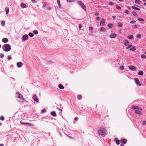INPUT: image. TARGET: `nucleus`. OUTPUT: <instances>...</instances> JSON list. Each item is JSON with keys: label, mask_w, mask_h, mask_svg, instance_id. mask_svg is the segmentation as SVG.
Wrapping results in <instances>:
<instances>
[{"label": "nucleus", "mask_w": 146, "mask_h": 146, "mask_svg": "<svg viewBox=\"0 0 146 146\" xmlns=\"http://www.w3.org/2000/svg\"><path fill=\"white\" fill-rule=\"evenodd\" d=\"M131 109L133 110H142V109L141 108H139L137 106H132Z\"/></svg>", "instance_id": "nucleus-4"}, {"label": "nucleus", "mask_w": 146, "mask_h": 146, "mask_svg": "<svg viewBox=\"0 0 146 146\" xmlns=\"http://www.w3.org/2000/svg\"><path fill=\"white\" fill-rule=\"evenodd\" d=\"M57 3L58 4V5H60V0H57Z\"/></svg>", "instance_id": "nucleus-54"}, {"label": "nucleus", "mask_w": 146, "mask_h": 146, "mask_svg": "<svg viewBox=\"0 0 146 146\" xmlns=\"http://www.w3.org/2000/svg\"><path fill=\"white\" fill-rule=\"evenodd\" d=\"M28 35H23L22 36V40L25 41L28 39Z\"/></svg>", "instance_id": "nucleus-6"}, {"label": "nucleus", "mask_w": 146, "mask_h": 146, "mask_svg": "<svg viewBox=\"0 0 146 146\" xmlns=\"http://www.w3.org/2000/svg\"><path fill=\"white\" fill-rule=\"evenodd\" d=\"M108 3L109 4L111 5H114L113 3L111 1L109 2Z\"/></svg>", "instance_id": "nucleus-43"}, {"label": "nucleus", "mask_w": 146, "mask_h": 146, "mask_svg": "<svg viewBox=\"0 0 146 146\" xmlns=\"http://www.w3.org/2000/svg\"><path fill=\"white\" fill-rule=\"evenodd\" d=\"M5 22L4 21H2L1 23V25L2 26L5 25Z\"/></svg>", "instance_id": "nucleus-45"}, {"label": "nucleus", "mask_w": 146, "mask_h": 146, "mask_svg": "<svg viewBox=\"0 0 146 146\" xmlns=\"http://www.w3.org/2000/svg\"><path fill=\"white\" fill-rule=\"evenodd\" d=\"M106 129L104 128H100L98 131V134L104 137L106 135Z\"/></svg>", "instance_id": "nucleus-1"}, {"label": "nucleus", "mask_w": 146, "mask_h": 146, "mask_svg": "<svg viewBox=\"0 0 146 146\" xmlns=\"http://www.w3.org/2000/svg\"><path fill=\"white\" fill-rule=\"evenodd\" d=\"M106 30V29L104 27H102L100 29V31H104Z\"/></svg>", "instance_id": "nucleus-31"}, {"label": "nucleus", "mask_w": 146, "mask_h": 146, "mask_svg": "<svg viewBox=\"0 0 146 146\" xmlns=\"http://www.w3.org/2000/svg\"><path fill=\"white\" fill-rule=\"evenodd\" d=\"M20 123L21 124H26V123H23V122H22L21 121L20 122Z\"/></svg>", "instance_id": "nucleus-59"}, {"label": "nucleus", "mask_w": 146, "mask_h": 146, "mask_svg": "<svg viewBox=\"0 0 146 146\" xmlns=\"http://www.w3.org/2000/svg\"><path fill=\"white\" fill-rule=\"evenodd\" d=\"M59 88L61 89H63L64 88V86L61 84H59L58 85Z\"/></svg>", "instance_id": "nucleus-15"}, {"label": "nucleus", "mask_w": 146, "mask_h": 146, "mask_svg": "<svg viewBox=\"0 0 146 146\" xmlns=\"http://www.w3.org/2000/svg\"><path fill=\"white\" fill-rule=\"evenodd\" d=\"M81 7L83 9L84 11H86V8L85 6V5H84V4H83L82 6H81Z\"/></svg>", "instance_id": "nucleus-25"}, {"label": "nucleus", "mask_w": 146, "mask_h": 146, "mask_svg": "<svg viewBox=\"0 0 146 146\" xmlns=\"http://www.w3.org/2000/svg\"><path fill=\"white\" fill-rule=\"evenodd\" d=\"M134 28H135V29H136V28H137V25H134Z\"/></svg>", "instance_id": "nucleus-60"}, {"label": "nucleus", "mask_w": 146, "mask_h": 146, "mask_svg": "<svg viewBox=\"0 0 146 146\" xmlns=\"http://www.w3.org/2000/svg\"><path fill=\"white\" fill-rule=\"evenodd\" d=\"M78 119V117H76L74 119L75 121H77Z\"/></svg>", "instance_id": "nucleus-53"}, {"label": "nucleus", "mask_w": 146, "mask_h": 146, "mask_svg": "<svg viewBox=\"0 0 146 146\" xmlns=\"http://www.w3.org/2000/svg\"><path fill=\"white\" fill-rule=\"evenodd\" d=\"M3 49L5 52H8L11 50L10 45L8 44H5L3 46Z\"/></svg>", "instance_id": "nucleus-2"}, {"label": "nucleus", "mask_w": 146, "mask_h": 146, "mask_svg": "<svg viewBox=\"0 0 146 146\" xmlns=\"http://www.w3.org/2000/svg\"><path fill=\"white\" fill-rule=\"evenodd\" d=\"M133 36L132 35H130L128 36V38L131 39H132L133 38Z\"/></svg>", "instance_id": "nucleus-36"}, {"label": "nucleus", "mask_w": 146, "mask_h": 146, "mask_svg": "<svg viewBox=\"0 0 146 146\" xmlns=\"http://www.w3.org/2000/svg\"><path fill=\"white\" fill-rule=\"evenodd\" d=\"M128 68L132 71H135L136 70V68L133 65L129 66Z\"/></svg>", "instance_id": "nucleus-7"}, {"label": "nucleus", "mask_w": 146, "mask_h": 146, "mask_svg": "<svg viewBox=\"0 0 146 146\" xmlns=\"http://www.w3.org/2000/svg\"><path fill=\"white\" fill-rule=\"evenodd\" d=\"M79 27L80 29L82 28V26L80 24H79Z\"/></svg>", "instance_id": "nucleus-57"}, {"label": "nucleus", "mask_w": 146, "mask_h": 146, "mask_svg": "<svg viewBox=\"0 0 146 146\" xmlns=\"http://www.w3.org/2000/svg\"><path fill=\"white\" fill-rule=\"evenodd\" d=\"M26 125H29L30 126H34V125L31 123H26Z\"/></svg>", "instance_id": "nucleus-37"}, {"label": "nucleus", "mask_w": 146, "mask_h": 146, "mask_svg": "<svg viewBox=\"0 0 146 146\" xmlns=\"http://www.w3.org/2000/svg\"><path fill=\"white\" fill-rule=\"evenodd\" d=\"M120 142L121 143L125 144L127 142V140L125 139H123L120 140Z\"/></svg>", "instance_id": "nucleus-9"}, {"label": "nucleus", "mask_w": 146, "mask_h": 146, "mask_svg": "<svg viewBox=\"0 0 146 146\" xmlns=\"http://www.w3.org/2000/svg\"><path fill=\"white\" fill-rule=\"evenodd\" d=\"M135 82L136 83L137 85L138 86H140L141 85L140 84L139 80L138 78H135L134 79Z\"/></svg>", "instance_id": "nucleus-5"}, {"label": "nucleus", "mask_w": 146, "mask_h": 146, "mask_svg": "<svg viewBox=\"0 0 146 146\" xmlns=\"http://www.w3.org/2000/svg\"><path fill=\"white\" fill-rule=\"evenodd\" d=\"M0 146H4V145L3 144H0Z\"/></svg>", "instance_id": "nucleus-62"}, {"label": "nucleus", "mask_w": 146, "mask_h": 146, "mask_svg": "<svg viewBox=\"0 0 146 146\" xmlns=\"http://www.w3.org/2000/svg\"><path fill=\"white\" fill-rule=\"evenodd\" d=\"M127 8L129 9H131V7L129 6H127Z\"/></svg>", "instance_id": "nucleus-61"}, {"label": "nucleus", "mask_w": 146, "mask_h": 146, "mask_svg": "<svg viewBox=\"0 0 146 146\" xmlns=\"http://www.w3.org/2000/svg\"><path fill=\"white\" fill-rule=\"evenodd\" d=\"M4 54H0V57L2 58L4 57Z\"/></svg>", "instance_id": "nucleus-51"}, {"label": "nucleus", "mask_w": 146, "mask_h": 146, "mask_svg": "<svg viewBox=\"0 0 146 146\" xmlns=\"http://www.w3.org/2000/svg\"><path fill=\"white\" fill-rule=\"evenodd\" d=\"M33 33L35 35H37L38 34V31L37 30H34L33 32Z\"/></svg>", "instance_id": "nucleus-32"}, {"label": "nucleus", "mask_w": 146, "mask_h": 146, "mask_svg": "<svg viewBox=\"0 0 146 146\" xmlns=\"http://www.w3.org/2000/svg\"><path fill=\"white\" fill-rule=\"evenodd\" d=\"M29 35L30 36V37H33V34L31 33H29Z\"/></svg>", "instance_id": "nucleus-29"}, {"label": "nucleus", "mask_w": 146, "mask_h": 146, "mask_svg": "<svg viewBox=\"0 0 146 146\" xmlns=\"http://www.w3.org/2000/svg\"><path fill=\"white\" fill-rule=\"evenodd\" d=\"M21 6L23 8H25L26 7V5L23 3H21Z\"/></svg>", "instance_id": "nucleus-16"}, {"label": "nucleus", "mask_w": 146, "mask_h": 146, "mask_svg": "<svg viewBox=\"0 0 146 146\" xmlns=\"http://www.w3.org/2000/svg\"><path fill=\"white\" fill-rule=\"evenodd\" d=\"M77 3L79 5L81 6H82L84 4L82 3L80 1H77Z\"/></svg>", "instance_id": "nucleus-23"}, {"label": "nucleus", "mask_w": 146, "mask_h": 146, "mask_svg": "<svg viewBox=\"0 0 146 146\" xmlns=\"http://www.w3.org/2000/svg\"><path fill=\"white\" fill-rule=\"evenodd\" d=\"M8 41V40L7 38H3L2 39V42L5 43H6Z\"/></svg>", "instance_id": "nucleus-13"}, {"label": "nucleus", "mask_w": 146, "mask_h": 146, "mask_svg": "<svg viewBox=\"0 0 146 146\" xmlns=\"http://www.w3.org/2000/svg\"><path fill=\"white\" fill-rule=\"evenodd\" d=\"M96 20H97V21H99L100 20V18L99 17H96Z\"/></svg>", "instance_id": "nucleus-55"}, {"label": "nucleus", "mask_w": 146, "mask_h": 146, "mask_svg": "<svg viewBox=\"0 0 146 146\" xmlns=\"http://www.w3.org/2000/svg\"><path fill=\"white\" fill-rule=\"evenodd\" d=\"M117 35V34H115V33H112V34H111L110 35V37L111 38H114L116 37Z\"/></svg>", "instance_id": "nucleus-11"}, {"label": "nucleus", "mask_w": 146, "mask_h": 146, "mask_svg": "<svg viewBox=\"0 0 146 146\" xmlns=\"http://www.w3.org/2000/svg\"><path fill=\"white\" fill-rule=\"evenodd\" d=\"M17 65L18 68H20L23 66V64L21 62H18L17 63Z\"/></svg>", "instance_id": "nucleus-10"}, {"label": "nucleus", "mask_w": 146, "mask_h": 146, "mask_svg": "<svg viewBox=\"0 0 146 146\" xmlns=\"http://www.w3.org/2000/svg\"><path fill=\"white\" fill-rule=\"evenodd\" d=\"M33 98L35 102H38V100L36 94H35L33 96Z\"/></svg>", "instance_id": "nucleus-8"}, {"label": "nucleus", "mask_w": 146, "mask_h": 146, "mask_svg": "<svg viewBox=\"0 0 146 146\" xmlns=\"http://www.w3.org/2000/svg\"><path fill=\"white\" fill-rule=\"evenodd\" d=\"M136 23V21H131L130 22V23L131 24H134V23Z\"/></svg>", "instance_id": "nucleus-44"}, {"label": "nucleus", "mask_w": 146, "mask_h": 146, "mask_svg": "<svg viewBox=\"0 0 146 146\" xmlns=\"http://www.w3.org/2000/svg\"><path fill=\"white\" fill-rule=\"evenodd\" d=\"M116 143L117 145H119V140H116Z\"/></svg>", "instance_id": "nucleus-42"}, {"label": "nucleus", "mask_w": 146, "mask_h": 146, "mask_svg": "<svg viewBox=\"0 0 146 146\" xmlns=\"http://www.w3.org/2000/svg\"><path fill=\"white\" fill-rule=\"evenodd\" d=\"M108 26L110 28H112L113 27V25L112 24H108Z\"/></svg>", "instance_id": "nucleus-24"}, {"label": "nucleus", "mask_w": 146, "mask_h": 146, "mask_svg": "<svg viewBox=\"0 0 146 146\" xmlns=\"http://www.w3.org/2000/svg\"><path fill=\"white\" fill-rule=\"evenodd\" d=\"M117 24L118 26L119 27H121L123 26L122 24L120 22L118 23Z\"/></svg>", "instance_id": "nucleus-27"}, {"label": "nucleus", "mask_w": 146, "mask_h": 146, "mask_svg": "<svg viewBox=\"0 0 146 146\" xmlns=\"http://www.w3.org/2000/svg\"><path fill=\"white\" fill-rule=\"evenodd\" d=\"M136 50V48L135 46H133L129 50L130 51H134Z\"/></svg>", "instance_id": "nucleus-21"}, {"label": "nucleus", "mask_w": 146, "mask_h": 146, "mask_svg": "<svg viewBox=\"0 0 146 146\" xmlns=\"http://www.w3.org/2000/svg\"><path fill=\"white\" fill-rule=\"evenodd\" d=\"M82 98V96L81 95H78L77 96V98L78 100L81 99Z\"/></svg>", "instance_id": "nucleus-28"}, {"label": "nucleus", "mask_w": 146, "mask_h": 146, "mask_svg": "<svg viewBox=\"0 0 146 146\" xmlns=\"http://www.w3.org/2000/svg\"><path fill=\"white\" fill-rule=\"evenodd\" d=\"M136 37L138 38H140L141 37V35L139 34H138L136 35Z\"/></svg>", "instance_id": "nucleus-35"}, {"label": "nucleus", "mask_w": 146, "mask_h": 146, "mask_svg": "<svg viewBox=\"0 0 146 146\" xmlns=\"http://www.w3.org/2000/svg\"><path fill=\"white\" fill-rule=\"evenodd\" d=\"M116 8L117 9H121V7L119 6H116Z\"/></svg>", "instance_id": "nucleus-48"}, {"label": "nucleus", "mask_w": 146, "mask_h": 146, "mask_svg": "<svg viewBox=\"0 0 146 146\" xmlns=\"http://www.w3.org/2000/svg\"><path fill=\"white\" fill-rule=\"evenodd\" d=\"M51 115L53 116H56V114L54 111H52L51 112Z\"/></svg>", "instance_id": "nucleus-17"}, {"label": "nucleus", "mask_w": 146, "mask_h": 146, "mask_svg": "<svg viewBox=\"0 0 146 146\" xmlns=\"http://www.w3.org/2000/svg\"><path fill=\"white\" fill-rule=\"evenodd\" d=\"M146 124V121H144L142 122V125H145Z\"/></svg>", "instance_id": "nucleus-47"}, {"label": "nucleus", "mask_w": 146, "mask_h": 146, "mask_svg": "<svg viewBox=\"0 0 146 146\" xmlns=\"http://www.w3.org/2000/svg\"><path fill=\"white\" fill-rule=\"evenodd\" d=\"M138 19L139 21H144V20L142 18H138Z\"/></svg>", "instance_id": "nucleus-41"}, {"label": "nucleus", "mask_w": 146, "mask_h": 146, "mask_svg": "<svg viewBox=\"0 0 146 146\" xmlns=\"http://www.w3.org/2000/svg\"><path fill=\"white\" fill-rule=\"evenodd\" d=\"M0 120L3 121L4 120V117L3 116H1L0 118Z\"/></svg>", "instance_id": "nucleus-50"}, {"label": "nucleus", "mask_w": 146, "mask_h": 146, "mask_svg": "<svg viewBox=\"0 0 146 146\" xmlns=\"http://www.w3.org/2000/svg\"><path fill=\"white\" fill-rule=\"evenodd\" d=\"M6 13V14H8L9 12V9L8 7H6L5 8Z\"/></svg>", "instance_id": "nucleus-18"}, {"label": "nucleus", "mask_w": 146, "mask_h": 146, "mask_svg": "<svg viewBox=\"0 0 146 146\" xmlns=\"http://www.w3.org/2000/svg\"><path fill=\"white\" fill-rule=\"evenodd\" d=\"M93 28L92 27H89V29L90 31H91L93 30Z\"/></svg>", "instance_id": "nucleus-52"}, {"label": "nucleus", "mask_w": 146, "mask_h": 146, "mask_svg": "<svg viewBox=\"0 0 146 146\" xmlns=\"http://www.w3.org/2000/svg\"><path fill=\"white\" fill-rule=\"evenodd\" d=\"M120 146H124L123 145L121 144V145H120Z\"/></svg>", "instance_id": "nucleus-64"}, {"label": "nucleus", "mask_w": 146, "mask_h": 146, "mask_svg": "<svg viewBox=\"0 0 146 146\" xmlns=\"http://www.w3.org/2000/svg\"><path fill=\"white\" fill-rule=\"evenodd\" d=\"M98 15H99V13L98 12H96L95 13V15L96 16H98Z\"/></svg>", "instance_id": "nucleus-58"}, {"label": "nucleus", "mask_w": 146, "mask_h": 146, "mask_svg": "<svg viewBox=\"0 0 146 146\" xmlns=\"http://www.w3.org/2000/svg\"><path fill=\"white\" fill-rule=\"evenodd\" d=\"M12 59V57L10 56H8L7 59L8 60H9Z\"/></svg>", "instance_id": "nucleus-46"}, {"label": "nucleus", "mask_w": 146, "mask_h": 146, "mask_svg": "<svg viewBox=\"0 0 146 146\" xmlns=\"http://www.w3.org/2000/svg\"><path fill=\"white\" fill-rule=\"evenodd\" d=\"M132 8L134 9H135L138 11H139L140 10V9L135 6H132Z\"/></svg>", "instance_id": "nucleus-22"}, {"label": "nucleus", "mask_w": 146, "mask_h": 146, "mask_svg": "<svg viewBox=\"0 0 146 146\" xmlns=\"http://www.w3.org/2000/svg\"><path fill=\"white\" fill-rule=\"evenodd\" d=\"M129 44V42L127 40H125L124 41V44L126 46L128 45Z\"/></svg>", "instance_id": "nucleus-19"}, {"label": "nucleus", "mask_w": 146, "mask_h": 146, "mask_svg": "<svg viewBox=\"0 0 146 146\" xmlns=\"http://www.w3.org/2000/svg\"><path fill=\"white\" fill-rule=\"evenodd\" d=\"M105 20L104 19H102L101 22L100 23V25L101 26H103L104 25V24L105 23Z\"/></svg>", "instance_id": "nucleus-14"}, {"label": "nucleus", "mask_w": 146, "mask_h": 146, "mask_svg": "<svg viewBox=\"0 0 146 146\" xmlns=\"http://www.w3.org/2000/svg\"><path fill=\"white\" fill-rule=\"evenodd\" d=\"M31 0L33 2H35V0Z\"/></svg>", "instance_id": "nucleus-63"}, {"label": "nucleus", "mask_w": 146, "mask_h": 146, "mask_svg": "<svg viewBox=\"0 0 146 146\" xmlns=\"http://www.w3.org/2000/svg\"><path fill=\"white\" fill-rule=\"evenodd\" d=\"M138 74L139 75L142 76L143 74V73L142 71H139L138 72Z\"/></svg>", "instance_id": "nucleus-20"}, {"label": "nucleus", "mask_w": 146, "mask_h": 146, "mask_svg": "<svg viewBox=\"0 0 146 146\" xmlns=\"http://www.w3.org/2000/svg\"><path fill=\"white\" fill-rule=\"evenodd\" d=\"M46 110L45 109H43L41 111V113H44L46 112Z\"/></svg>", "instance_id": "nucleus-39"}, {"label": "nucleus", "mask_w": 146, "mask_h": 146, "mask_svg": "<svg viewBox=\"0 0 146 146\" xmlns=\"http://www.w3.org/2000/svg\"><path fill=\"white\" fill-rule=\"evenodd\" d=\"M132 13L133 15L135 17H137V13H136L135 12H133Z\"/></svg>", "instance_id": "nucleus-30"}, {"label": "nucleus", "mask_w": 146, "mask_h": 146, "mask_svg": "<svg viewBox=\"0 0 146 146\" xmlns=\"http://www.w3.org/2000/svg\"><path fill=\"white\" fill-rule=\"evenodd\" d=\"M68 2H71L75 1V0H66Z\"/></svg>", "instance_id": "nucleus-38"}, {"label": "nucleus", "mask_w": 146, "mask_h": 146, "mask_svg": "<svg viewBox=\"0 0 146 146\" xmlns=\"http://www.w3.org/2000/svg\"><path fill=\"white\" fill-rule=\"evenodd\" d=\"M141 57L143 59L145 58H146V56L144 54H142L141 55Z\"/></svg>", "instance_id": "nucleus-33"}, {"label": "nucleus", "mask_w": 146, "mask_h": 146, "mask_svg": "<svg viewBox=\"0 0 146 146\" xmlns=\"http://www.w3.org/2000/svg\"><path fill=\"white\" fill-rule=\"evenodd\" d=\"M114 19H115L116 18V17L115 16H113L112 17Z\"/></svg>", "instance_id": "nucleus-56"}, {"label": "nucleus", "mask_w": 146, "mask_h": 146, "mask_svg": "<svg viewBox=\"0 0 146 146\" xmlns=\"http://www.w3.org/2000/svg\"><path fill=\"white\" fill-rule=\"evenodd\" d=\"M135 3H138L139 4H140L141 3V1L139 0H135Z\"/></svg>", "instance_id": "nucleus-26"}, {"label": "nucleus", "mask_w": 146, "mask_h": 146, "mask_svg": "<svg viewBox=\"0 0 146 146\" xmlns=\"http://www.w3.org/2000/svg\"><path fill=\"white\" fill-rule=\"evenodd\" d=\"M124 67L123 66H121L120 67V69L122 70H123L124 69Z\"/></svg>", "instance_id": "nucleus-49"}, {"label": "nucleus", "mask_w": 146, "mask_h": 146, "mask_svg": "<svg viewBox=\"0 0 146 146\" xmlns=\"http://www.w3.org/2000/svg\"><path fill=\"white\" fill-rule=\"evenodd\" d=\"M139 110H139L138 109L136 110H135V112L136 114H141L142 113L141 111H139Z\"/></svg>", "instance_id": "nucleus-12"}, {"label": "nucleus", "mask_w": 146, "mask_h": 146, "mask_svg": "<svg viewBox=\"0 0 146 146\" xmlns=\"http://www.w3.org/2000/svg\"><path fill=\"white\" fill-rule=\"evenodd\" d=\"M16 96L17 98L20 99L21 100L19 101V102H23L24 100L23 96L21 94H20L19 92H17V93Z\"/></svg>", "instance_id": "nucleus-3"}, {"label": "nucleus", "mask_w": 146, "mask_h": 146, "mask_svg": "<svg viewBox=\"0 0 146 146\" xmlns=\"http://www.w3.org/2000/svg\"><path fill=\"white\" fill-rule=\"evenodd\" d=\"M132 46V45L131 44L129 45L128 46H127L126 48V49L127 50L130 47Z\"/></svg>", "instance_id": "nucleus-40"}, {"label": "nucleus", "mask_w": 146, "mask_h": 146, "mask_svg": "<svg viewBox=\"0 0 146 146\" xmlns=\"http://www.w3.org/2000/svg\"><path fill=\"white\" fill-rule=\"evenodd\" d=\"M125 13L127 14H129V12L128 10H125Z\"/></svg>", "instance_id": "nucleus-34"}]
</instances>
